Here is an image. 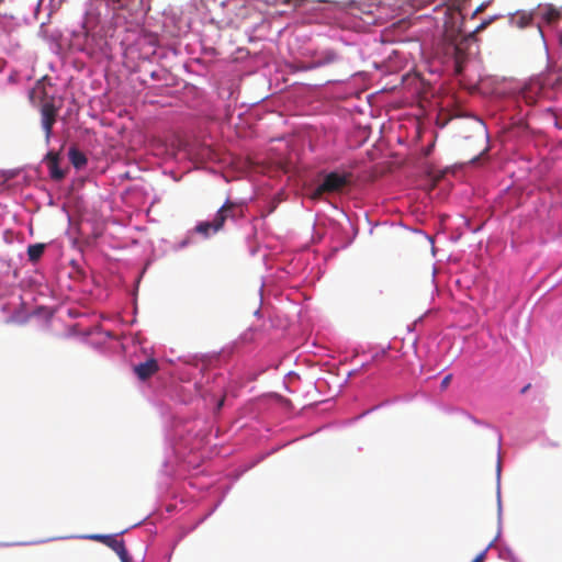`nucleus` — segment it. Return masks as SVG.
<instances>
[{
    "label": "nucleus",
    "mask_w": 562,
    "mask_h": 562,
    "mask_svg": "<svg viewBox=\"0 0 562 562\" xmlns=\"http://www.w3.org/2000/svg\"><path fill=\"white\" fill-rule=\"evenodd\" d=\"M244 216L243 205L226 200V202L218 209L212 221L200 222L194 231L204 237H210L220 232L227 220H237Z\"/></svg>",
    "instance_id": "f257e3e1"
},
{
    "label": "nucleus",
    "mask_w": 562,
    "mask_h": 562,
    "mask_svg": "<svg viewBox=\"0 0 562 562\" xmlns=\"http://www.w3.org/2000/svg\"><path fill=\"white\" fill-rule=\"evenodd\" d=\"M349 184V175L339 172H329L325 175L321 183H318L311 192L312 200H321L325 195L337 194Z\"/></svg>",
    "instance_id": "f03ea898"
},
{
    "label": "nucleus",
    "mask_w": 562,
    "mask_h": 562,
    "mask_svg": "<svg viewBox=\"0 0 562 562\" xmlns=\"http://www.w3.org/2000/svg\"><path fill=\"white\" fill-rule=\"evenodd\" d=\"M40 113L41 126L45 134L46 144H48L53 134V127L57 121L58 108L53 101H45L41 105Z\"/></svg>",
    "instance_id": "7ed1b4c3"
},
{
    "label": "nucleus",
    "mask_w": 562,
    "mask_h": 562,
    "mask_svg": "<svg viewBox=\"0 0 562 562\" xmlns=\"http://www.w3.org/2000/svg\"><path fill=\"white\" fill-rule=\"evenodd\" d=\"M159 370L156 359L149 358L145 362H140L133 367V371L140 381H146Z\"/></svg>",
    "instance_id": "20e7f679"
},
{
    "label": "nucleus",
    "mask_w": 562,
    "mask_h": 562,
    "mask_svg": "<svg viewBox=\"0 0 562 562\" xmlns=\"http://www.w3.org/2000/svg\"><path fill=\"white\" fill-rule=\"evenodd\" d=\"M59 154L56 151H48L44 159L49 176L55 181H60L66 176V172L59 167Z\"/></svg>",
    "instance_id": "39448f33"
},
{
    "label": "nucleus",
    "mask_w": 562,
    "mask_h": 562,
    "mask_svg": "<svg viewBox=\"0 0 562 562\" xmlns=\"http://www.w3.org/2000/svg\"><path fill=\"white\" fill-rule=\"evenodd\" d=\"M337 55L333 50L324 53V56L319 59H315L308 64H302L297 67L299 70H311L317 67H322L336 61Z\"/></svg>",
    "instance_id": "423d86ee"
},
{
    "label": "nucleus",
    "mask_w": 562,
    "mask_h": 562,
    "mask_svg": "<svg viewBox=\"0 0 562 562\" xmlns=\"http://www.w3.org/2000/svg\"><path fill=\"white\" fill-rule=\"evenodd\" d=\"M467 40L463 38L459 43H456L453 46V57L456 71L460 74L463 69V65L467 61V53L464 50L463 44H465Z\"/></svg>",
    "instance_id": "0eeeda50"
},
{
    "label": "nucleus",
    "mask_w": 562,
    "mask_h": 562,
    "mask_svg": "<svg viewBox=\"0 0 562 562\" xmlns=\"http://www.w3.org/2000/svg\"><path fill=\"white\" fill-rule=\"evenodd\" d=\"M106 546L120 557L122 562H132L125 548L124 541L119 539L117 536L113 535Z\"/></svg>",
    "instance_id": "6e6552de"
},
{
    "label": "nucleus",
    "mask_w": 562,
    "mask_h": 562,
    "mask_svg": "<svg viewBox=\"0 0 562 562\" xmlns=\"http://www.w3.org/2000/svg\"><path fill=\"white\" fill-rule=\"evenodd\" d=\"M541 20L548 24H554L561 16L560 11L554 8L552 4H547L541 11Z\"/></svg>",
    "instance_id": "1a4fd4ad"
},
{
    "label": "nucleus",
    "mask_w": 562,
    "mask_h": 562,
    "mask_svg": "<svg viewBox=\"0 0 562 562\" xmlns=\"http://www.w3.org/2000/svg\"><path fill=\"white\" fill-rule=\"evenodd\" d=\"M536 12H520L513 18V23L519 27L525 29L532 25Z\"/></svg>",
    "instance_id": "9d476101"
},
{
    "label": "nucleus",
    "mask_w": 562,
    "mask_h": 562,
    "mask_svg": "<svg viewBox=\"0 0 562 562\" xmlns=\"http://www.w3.org/2000/svg\"><path fill=\"white\" fill-rule=\"evenodd\" d=\"M68 156L70 162L76 169H81L87 165V157L76 147H70Z\"/></svg>",
    "instance_id": "9b49d317"
},
{
    "label": "nucleus",
    "mask_w": 562,
    "mask_h": 562,
    "mask_svg": "<svg viewBox=\"0 0 562 562\" xmlns=\"http://www.w3.org/2000/svg\"><path fill=\"white\" fill-rule=\"evenodd\" d=\"M100 23V13L89 11L86 14L85 21H83V29L86 30L87 34H90L95 31L97 26Z\"/></svg>",
    "instance_id": "f8f14e48"
},
{
    "label": "nucleus",
    "mask_w": 562,
    "mask_h": 562,
    "mask_svg": "<svg viewBox=\"0 0 562 562\" xmlns=\"http://www.w3.org/2000/svg\"><path fill=\"white\" fill-rule=\"evenodd\" d=\"M45 245L44 244H33L27 247V256L29 260L32 262L37 261L42 255L44 254Z\"/></svg>",
    "instance_id": "ddd939ff"
},
{
    "label": "nucleus",
    "mask_w": 562,
    "mask_h": 562,
    "mask_svg": "<svg viewBox=\"0 0 562 562\" xmlns=\"http://www.w3.org/2000/svg\"><path fill=\"white\" fill-rule=\"evenodd\" d=\"M445 33H446L447 38H449V40H450V41H452V42H456V41H457V37H458V36L460 35V33H461V29H460V27H458V29H454V27H448V26L446 25V31H445Z\"/></svg>",
    "instance_id": "4468645a"
},
{
    "label": "nucleus",
    "mask_w": 562,
    "mask_h": 562,
    "mask_svg": "<svg viewBox=\"0 0 562 562\" xmlns=\"http://www.w3.org/2000/svg\"><path fill=\"white\" fill-rule=\"evenodd\" d=\"M130 1L131 0H106L114 10L125 8Z\"/></svg>",
    "instance_id": "2eb2a0df"
},
{
    "label": "nucleus",
    "mask_w": 562,
    "mask_h": 562,
    "mask_svg": "<svg viewBox=\"0 0 562 562\" xmlns=\"http://www.w3.org/2000/svg\"><path fill=\"white\" fill-rule=\"evenodd\" d=\"M113 535H94L91 536V539L102 542L103 544H108Z\"/></svg>",
    "instance_id": "dca6fc26"
},
{
    "label": "nucleus",
    "mask_w": 562,
    "mask_h": 562,
    "mask_svg": "<svg viewBox=\"0 0 562 562\" xmlns=\"http://www.w3.org/2000/svg\"><path fill=\"white\" fill-rule=\"evenodd\" d=\"M486 552H487V549L483 550L482 552H480L472 562H484L485 559H486Z\"/></svg>",
    "instance_id": "f3484780"
},
{
    "label": "nucleus",
    "mask_w": 562,
    "mask_h": 562,
    "mask_svg": "<svg viewBox=\"0 0 562 562\" xmlns=\"http://www.w3.org/2000/svg\"><path fill=\"white\" fill-rule=\"evenodd\" d=\"M451 379H452V375L451 374H448L446 375L442 381H441V389H446L448 387V385L450 384L451 382Z\"/></svg>",
    "instance_id": "a211bd4d"
},
{
    "label": "nucleus",
    "mask_w": 562,
    "mask_h": 562,
    "mask_svg": "<svg viewBox=\"0 0 562 562\" xmlns=\"http://www.w3.org/2000/svg\"><path fill=\"white\" fill-rule=\"evenodd\" d=\"M488 24H490V21L482 22L479 26H476V29L472 32V34L483 31Z\"/></svg>",
    "instance_id": "6ab92c4d"
},
{
    "label": "nucleus",
    "mask_w": 562,
    "mask_h": 562,
    "mask_svg": "<svg viewBox=\"0 0 562 562\" xmlns=\"http://www.w3.org/2000/svg\"><path fill=\"white\" fill-rule=\"evenodd\" d=\"M484 10V4H481L480 7H477L475 9V11L473 12V16H475L476 14H479L480 12H482Z\"/></svg>",
    "instance_id": "aec40b11"
},
{
    "label": "nucleus",
    "mask_w": 562,
    "mask_h": 562,
    "mask_svg": "<svg viewBox=\"0 0 562 562\" xmlns=\"http://www.w3.org/2000/svg\"><path fill=\"white\" fill-rule=\"evenodd\" d=\"M149 43L155 46L157 44V38L155 36H149Z\"/></svg>",
    "instance_id": "412c9836"
},
{
    "label": "nucleus",
    "mask_w": 562,
    "mask_h": 562,
    "mask_svg": "<svg viewBox=\"0 0 562 562\" xmlns=\"http://www.w3.org/2000/svg\"><path fill=\"white\" fill-rule=\"evenodd\" d=\"M224 401H225V397H222V398L220 400V402L217 403V409H221V408H222V406L224 405Z\"/></svg>",
    "instance_id": "4be33fe9"
},
{
    "label": "nucleus",
    "mask_w": 562,
    "mask_h": 562,
    "mask_svg": "<svg viewBox=\"0 0 562 562\" xmlns=\"http://www.w3.org/2000/svg\"><path fill=\"white\" fill-rule=\"evenodd\" d=\"M529 387H530V384H527L526 386H524L521 390V393L528 392Z\"/></svg>",
    "instance_id": "5701e85b"
},
{
    "label": "nucleus",
    "mask_w": 562,
    "mask_h": 562,
    "mask_svg": "<svg viewBox=\"0 0 562 562\" xmlns=\"http://www.w3.org/2000/svg\"><path fill=\"white\" fill-rule=\"evenodd\" d=\"M537 27L539 29V32L542 34V27L540 23L537 24Z\"/></svg>",
    "instance_id": "b1692460"
},
{
    "label": "nucleus",
    "mask_w": 562,
    "mask_h": 562,
    "mask_svg": "<svg viewBox=\"0 0 562 562\" xmlns=\"http://www.w3.org/2000/svg\"><path fill=\"white\" fill-rule=\"evenodd\" d=\"M3 2V0H0V4Z\"/></svg>",
    "instance_id": "393cba45"
}]
</instances>
